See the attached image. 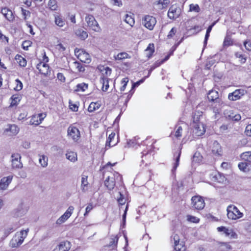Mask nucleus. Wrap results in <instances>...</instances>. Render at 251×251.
Masks as SVG:
<instances>
[{"label": "nucleus", "instance_id": "1", "mask_svg": "<svg viewBox=\"0 0 251 251\" xmlns=\"http://www.w3.org/2000/svg\"><path fill=\"white\" fill-rule=\"evenodd\" d=\"M29 229L22 230L20 232H16L10 242V246L12 248H17L19 247L24 242L26 237Z\"/></svg>", "mask_w": 251, "mask_h": 251}, {"label": "nucleus", "instance_id": "2", "mask_svg": "<svg viewBox=\"0 0 251 251\" xmlns=\"http://www.w3.org/2000/svg\"><path fill=\"white\" fill-rule=\"evenodd\" d=\"M122 180V176L118 172H114L108 176L104 184L109 190H111L114 188L116 182H121Z\"/></svg>", "mask_w": 251, "mask_h": 251}, {"label": "nucleus", "instance_id": "3", "mask_svg": "<svg viewBox=\"0 0 251 251\" xmlns=\"http://www.w3.org/2000/svg\"><path fill=\"white\" fill-rule=\"evenodd\" d=\"M227 216L228 219L236 220L243 217L244 214L240 212L238 208L234 205H230L227 206Z\"/></svg>", "mask_w": 251, "mask_h": 251}, {"label": "nucleus", "instance_id": "4", "mask_svg": "<svg viewBox=\"0 0 251 251\" xmlns=\"http://www.w3.org/2000/svg\"><path fill=\"white\" fill-rule=\"evenodd\" d=\"M85 21L87 24V26L96 32L100 31V27L93 15L90 14L87 15L85 17Z\"/></svg>", "mask_w": 251, "mask_h": 251}, {"label": "nucleus", "instance_id": "5", "mask_svg": "<svg viewBox=\"0 0 251 251\" xmlns=\"http://www.w3.org/2000/svg\"><path fill=\"white\" fill-rule=\"evenodd\" d=\"M75 54L77 58L82 62L89 63L91 61L89 54L83 49H75Z\"/></svg>", "mask_w": 251, "mask_h": 251}, {"label": "nucleus", "instance_id": "6", "mask_svg": "<svg viewBox=\"0 0 251 251\" xmlns=\"http://www.w3.org/2000/svg\"><path fill=\"white\" fill-rule=\"evenodd\" d=\"M67 135L69 139L74 142H77L80 137V131L77 128L73 126H69L67 129Z\"/></svg>", "mask_w": 251, "mask_h": 251}, {"label": "nucleus", "instance_id": "7", "mask_svg": "<svg viewBox=\"0 0 251 251\" xmlns=\"http://www.w3.org/2000/svg\"><path fill=\"white\" fill-rule=\"evenodd\" d=\"M156 23V19L151 16H146L142 20V24L150 30L153 29Z\"/></svg>", "mask_w": 251, "mask_h": 251}, {"label": "nucleus", "instance_id": "8", "mask_svg": "<svg viewBox=\"0 0 251 251\" xmlns=\"http://www.w3.org/2000/svg\"><path fill=\"white\" fill-rule=\"evenodd\" d=\"M191 201L192 206L196 209H202L205 206L204 200L200 196L193 197Z\"/></svg>", "mask_w": 251, "mask_h": 251}, {"label": "nucleus", "instance_id": "9", "mask_svg": "<svg viewBox=\"0 0 251 251\" xmlns=\"http://www.w3.org/2000/svg\"><path fill=\"white\" fill-rule=\"evenodd\" d=\"M47 116L46 113H41L38 114H35L32 116L29 121V125H35L36 126L39 125L43 120Z\"/></svg>", "mask_w": 251, "mask_h": 251}, {"label": "nucleus", "instance_id": "10", "mask_svg": "<svg viewBox=\"0 0 251 251\" xmlns=\"http://www.w3.org/2000/svg\"><path fill=\"white\" fill-rule=\"evenodd\" d=\"M205 132V126L203 122H199L194 124L193 132L197 136L202 135Z\"/></svg>", "mask_w": 251, "mask_h": 251}, {"label": "nucleus", "instance_id": "11", "mask_svg": "<svg viewBox=\"0 0 251 251\" xmlns=\"http://www.w3.org/2000/svg\"><path fill=\"white\" fill-rule=\"evenodd\" d=\"M187 126L185 123L178 124L176 126L174 135L177 139H179L181 136L184 130L187 129Z\"/></svg>", "mask_w": 251, "mask_h": 251}, {"label": "nucleus", "instance_id": "12", "mask_svg": "<svg viewBox=\"0 0 251 251\" xmlns=\"http://www.w3.org/2000/svg\"><path fill=\"white\" fill-rule=\"evenodd\" d=\"M74 207L73 206H70L66 212L59 217L56 221V224L61 225L64 223L68 219H69L73 213Z\"/></svg>", "mask_w": 251, "mask_h": 251}, {"label": "nucleus", "instance_id": "13", "mask_svg": "<svg viewBox=\"0 0 251 251\" xmlns=\"http://www.w3.org/2000/svg\"><path fill=\"white\" fill-rule=\"evenodd\" d=\"M181 153L180 149H177L174 153V160L175 162L173 164L172 169V173L173 175H175L176 171L179 165Z\"/></svg>", "mask_w": 251, "mask_h": 251}, {"label": "nucleus", "instance_id": "14", "mask_svg": "<svg viewBox=\"0 0 251 251\" xmlns=\"http://www.w3.org/2000/svg\"><path fill=\"white\" fill-rule=\"evenodd\" d=\"M1 14L9 22H13L15 17L13 12L7 7H3L1 10Z\"/></svg>", "mask_w": 251, "mask_h": 251}, {"label": "nucleus", "instance_id": "15", "mask_svg": "<svg viewBox=\"0 0 251 251\" xmlns=\"http://www.w3.org/2000/svg\"><path fill=\"white\" fill-rule=\"evenodd\" d=\"M12 157V167L13 168H21L22 167V163L20 161L21 156L19 153L13 154Z\"/></svg>", "mask_w": 251, "mask_h": 251}, {"label": "nucleus", "instance_id": "16", "mask_svg": "<svg viewBox=\"0 0 251 251\" xmlns=\"http://www.w3.org/2000/svg\"><path fill=\"white\" fill-rule=\"evenodd\" d=\"M245 91L243 89H237L233 92L229 93L228 96V99L230 100L235 101L240 99L243 96Z\"/></svg>", "mask_w": 251, "mask_h": 251}, {"label": "nucleus", "instance_id": "17", "mask_svg": "<svg viewBox=\"0 0 251 251\" xmlns=\"http://www.w3.org/2000/svg\"><path fill=\"white\" fill-rule=\"evenodd\" d=\"M180 14V9L176 6H171L168 12V16L170 19H175L178 18Z\"/></svg>", "mask_w": 251, "mask_h": 251}, {"label": "nucleus", "instance_id": "18", "mask_svg": "<svg viewBox=\"0 0 251 251\" xmlns=\"http://www.w3.org/2000/svg\"><path fill=\"white\" fill-rule=\"evenodd\" d=\"M217 230L219 232H223L226 236L233 238L237 237V234L232 229L228 228L225 226H220L217 228Z\"/></svg>", "mask_w": 251, "mask_h": 251}, {"label": "nucleus", "instance_id": "19", "mask_svg": "<svg viewBox=\"0 0 251 251\" xmlns=\"http://www.w3.org/2000/svg\"><path fill=\"white\" fill-rule=\"evenodd\" d=\"M175 250L176 251H185L186 248L183 242L180 243L179 236L176 234L174 236Z\"/></svg>", "mask_w": 251, "mask_h": 251}, {"label": "nucleus", "instance_id": "20", "mask_svg": "<svg viewBox=\"0 0 251 251\" xmlns=\"http://www.w3.org/2000/svg\"><path fill=\"white\" fill-rule=\"evenodd\" d=\"M13 178L12 176L4 177L0 181V191L6 190Z\"/></svg>", "mask_w": 251, "mask_h": 251}, {"label": "nucleus", "instance_id": "21", "mask_svg": "<svg viewBox=\"0 0 251 251\" xmlns=\"http://www.w3.org/2000/svg\"><path fill=\"white\" fill-rule=\"evenodd\" d=\"M37 69L39 70L40 73L46 76L50 72L49 66L44 62H40L37 65Z\"/></svg>", "mask_w": 251, "mask_h": 251}, {"label": "nucleus", "instance_id": "22", "mask_svg": "<svg viewBox=\"0 0 251 251\" xmlns=\"http://www.w3.org/2000/svg\"><path fill=\"white\" fill-rule=\"evenodd\" d=\"M71 248L70 243L68 241L61 242L52 251H68Z\"/></svg>", "mask_w": 251, "mask_h": 251}, {"label": "nucleus", "instance_id": "23", "mask_svg": "<svg viewBox=\"0 0 251 251\" xmlns=\"http://www.w3.org/2000/svg\"><path fill=\"white\" fill-rule=\"evenodd\" d=\"M27 211V207L24 206L23 204H21L14 210V215L15 217H22L25 214Z\"/></svg>", "mask_w": 251, "mask_h": 251}, {"label": "nucleus", "instance_id": "24", "mask_svg": "<svg viewBox=\"0 0 251 251\" xmlns=\"http://www.w3.org/2000/svg\"><path fill=\"white\" fill-rule=\"evenodd\" d=\"M224 113L226 118L232 119V120L235 121H238L241 118V116L240 115L234 114L232 111L226 109L225 110Z\"/></svg>", "mask_w": 251, "mask_h": 251}, {"label": "nucleus", "instance_id": "25", "mask_svg": "<svg viewBox=\"0 0 251 251\" xmlns=\"http://www.w3.org/2000/svg\"><path fill=\"white\" fill-rule=\"evenodd\" d=\"M207 98L209 100L214 101V103H221V101L218 99V93L216 91H210L208 94Z\"/></svg>", "mask_w": 251, "mask_h": 251}, {"label": "nucleus", "instance_id": "26", "mask_svg": "<svg viewBox=\"0 0 251 251\" xmlns=\"http://www.w3.org/2000/svg\"><path fill=\"white\" fill-rule=\"evenodd\" d=\"M54 23L56 25L59 27H63L65 25L66 21L60 14H54Z\"/></svg>", "mask_w": 251, "mask_h": 251}, {"label": "nucleus", "instance_id": "27", "mask_svg": "<svg viewBox=\"0 0 251 251\" xmlns=\"http://www.w3.org/2000/svg\"><path fill=\"white\" fill-rule=\"evenodd\" d=\"M202 119V112L199 110H196L193 115L194 124L198 123L199 122H202L201 121Z\"/></svg>", "mask_w": 251, "mask_h": 251}, {"label": "nucleus", "instance_id": "28", "mask_svg": "<svg viewBox=\"0 0 251 251\" xmlns=\"http://www.w3.org/2000/svg\"><path fill=\"white\" fill-rule=\"evenodd\" d=\"M212 152L215 155H220L221 154L222 148L220 145L217 141H214L213 143Z\"/></svg>", "mask_w": 251, "mask_h": 251}, {"label": "nucleus", "instance_id": "29", "mask_svg": "<svg viewBox=\"0 0 251 251\" xmlns=\"http://www.w3.org/2000/svg\"><path fill=\"white\" fill-rule=\"evenodd\" d=\"M88 176L86 175H82L81 181V189L83 192H85L88 190V182L87 180Z\"/></svg>", "mask_w": 251, "mask_h": 251}, {"label": "nucleus", "instance_id": "30", "mask_svg": "<svg viewBox=\"0 0 251 251\" xmlns=\"http://www.w3.org/2000/svg\"><path fill=\"white\" fill-rule=\"evenodd\" d=\"M66 158L72 162H75L77 160V154L75 152L68 151L66 153Z\"/></svg>", "mask_w": 251, "mask_h": 251}, {"label": "nucleus", "instance_id": "31", "mask_svg": "<svg viewBox=\"0 0 251 251\" xmlns=\"http://www.w3.org/2000/svg\"><path fill=\"white\" fill-rule=\"evenodd\" d=\"M119 237L118 235L112 236L110 238V241L107 247L113 250L117 247V243L118 242Z\"/></svg>", "mask_w": 251, "mask_h": 251}, {"label": "nucleus", "instance_id": "32", "mask_svg": "<svg viewBox=\"0 0 251 251\" xmlns=\"http://www.w3.org/2000/svg\"><path fill=\"white\" fill-rule=\"evenodd\" d=\"M115 136V133L114 132H112L111 134L109 135L108 139L106 142L105 144V149L106 150L108 149L110 147H112L115 146L117 143H112V140L114 138Z\"/></svg>", "mask_w": 251, "mask_h": 251}, {"label": "nucleus", "instance_id": "33", "mask_svg": "<svg viewBox=\"0 0 251 251\" xmlns=\"http://www.w3.org/2000/svg\"><path fill=\"white\" fill-rule=\"evenodd\" d=\"M108 80L107 77L104 76L101 77L100 79V82L102 84V90L103 91H106L109 87Z\"/></svg>", "mask_w": 251, "mask_h": 251}, {"label": "nucleus", "instance_id": "34", "mask_svg": "<svg viewBox=\"0 0 251 251\" xmlns=\"http://www.w3.org/2000/svg\"><path fill=\"white\" fill-rule=\"evenodd\" d=\"M114 58L116 60H122L126 58H130V56L126 52H122L114 55Z\"/></svg>", "mask_w": 251, "mask_h": 251}, {"label": "nucleus", "instance_id": "35", "mask_svg": "<svg viewBox=\"0 0 251 251\" xmlns=\"http://www.w3.org/2000/svg\"><path fill=\"white\" fill-rule=\"evenodd\" d=\"M38 156L41 166L44 168L46 167L48 164V157L45 155H39Z\"/></svg>", "mask_w": 251, "mask_h": 251}, {"label": "nucleus", "instance_id": "36", "mask_svg": "<svg viewBox=\"0 0 251 251\" xmlns=\"http://www.w3.org/2000/svg\"><path fill=\"white\" fill-rule=\"evenodd\" d=\"M15 60L21 67H25L26 65V59L21 55L17 54L15 57Z\"/></svg>", "mask_w": 251, "mask_h": 251}, {"label": "nucleus", "instance_id": "37", "mask_svg": "<svg viewBox=\"0 0 251 251\" xmlns=\"http://www.w3.org/2000/svg\"><path fill=\"white\" fill-rule=\"evenodd\" d=\"M75 34L82 40H85L88 37L87 32L82 29H78L75 31Z\"/></svg>", "mask_w": 251, "mask_h": 251}, {"label": "nucleus", "instance_id": "38", "mask_svg": "<svg viewBox=\"0 0 251 251\" xmlns=\"http://www.w3.org/2000/svg\"><path fill=\"white\" fill-rule=\"evenodd\" d=\"M231 249L230 245L227 243H221L219 247V251H228Z\"/></svg>", "mask_w": 251, "mask_h": 251}, {"label": "nucleus", "instance_id": "39", "mask_svg": "<svg viewBox=\"0 0 251 251\" xmlns=\"http://www.w3.org/2000/svg\"><path fill=\"white\" fill-rule=\"evenodd\" d=\"M100 106V104L99 102H92L88 108V111L90 112H93L98 109Z\"/></svg>", "mask_w": 251, "mask_h": 251}, {"label": "nucleus", "instance_id": "40", "mask_svg": "<svg viewBox=\"0 0 251 251\" xmlns=\"http://www.w3.org/2000/svg\"><path fill=\"white\" fill-rule=\"evenodd\" d=\"M6 131H10L13 135L17 134L19 131L18 126L15 125H11L9 126V127L6 129Z\"/></svg>", "mask_w": 251, "mask_h": 251}, {"label": "nucleus", "instance_id": "41", "mask_svg": "<svg viewBox=\"0 0 251 251\" xmlns=\"http://www.w3.org/2000/svg\"><path fill=\"white\" fill-rule=\"evenodd\" d=\"M155 2L160 9L166 7L169 3V0H157Z\"/></svg>", "mask_w": 251, "mask_h": 251}, {"label": "nucleus", "instance_id": "42", "mask_svg": "<svg viewBox=\"0 0 251 251\" xmlns=\"http://www.w3.org/2000/svg\"><path fill=\"white\" fill-rule=\"evenodd\" d=\"M214 25H215V23H213L211 25L209 26V27L207 28V29L206 30V33L205 35V38H204V43H203L204 47H205L206 46V45H207V40L209 37V34L212 30L213 26Z\"/></svg>", "mask_w": 251, "mask_h": 251}, {"label": "nucleus", "instance_id": "43", "mask_svg": "<svg viewBox=\"0 0 251 251\" xmlns=\"http://www.w3.org/2000/svg\"><path fill=\"white\" fill-rule=\"evenodd\" d=\"M233 42L231 36L229 35H226L223 42V47H227L231 46Z\"/></svg>", "mask_w": 251, "mask_h": 251}, {"label": "nucleus", "instance_id": "44", "mask_svg": "<svg viewBox=\"0 0 251 251\" xmlns=\"http://www.w3.org/2000/svg\"><path fill=\"white\" fill-rule=\"evenodd\" d=\"M154 51V45L153 44H150L147 48L145 50L147 52V55L148 57H150Z\"/></svg>", "mask_w": 251, "mask_h": 251}, {"label": "nucleus", "instance_id": "45", "mask_svg": "<svg viewBox=\"0 0 251 251\" xmlns=\"http://www.w3.org/2000/svg\"><path fill=\"white\" fill-rule=\"evenodd\" d=\"M125 21L131 26H133L135 23L134 18L131 15H129L128 14H126V15Z\"/></svg>", "mask_w": 251, "mask_h": 251}, {"label": "nucleus", "instance_id": "46", "mask_svg": "<svg viewBox=\"0 0 251 251\" xmlns=\"http://www.w3.org/2000/svg\"><path fill=\"white\" fill-rule=\"evenodd\" d=\"M241 157L243 160L251 163V151L243 152L241 154Z\"/></svg>", "mask_w": 251, "mask_h": 251}, {"label": "nucleus", "instance_id": "47", "mask_svg": "<svg viewBox=\"0 0 251 251\" xmlns=\"http://www.w3.org/2000/svg\"><path fill=\"white\" fill-rule=\"evenodd\" d=\"M20 96L18 95H14L11 97V105L14 106L16 105L18 102L20 101Z\"/></svg>", "mask_w": 251, "mask_h": 251}, {"label": "nucleus", "instance_id": "48", "mask_svg": "<svg viewBox=\"0 0 251 251\" xmlns=\"http://www.w3.org/2000/svg\"><path fill=\"white\" fill-rule=\"evenodd\" d=\"M88 88V85L85 83L78 84L76 85V91H85Z\"/></svg>", "mask_w": 251, "mask_h": 251}, {"label": "nucleus", "instance_id": "49", "mask_svg": "<svg viewBox=\"0 0 251 251\" xmlns=\"http://www.w3.org/2000/svg\"><path fill=\"white\" fill-rule=\"evenodd\" d=\"M134 91H132V90H130L129 93H125L124 94L120 99L123 98L125 96H126V99L125 101V104L126 105L128 101L131 99L132 95L133 94Z\"/></svg>", "mask_w": 251, "mask_h": 251}, {"label": "nucleus", "instance_id": "50", "mask_svg": "<svg viewBox=\"0 0 251 251\" xmlns=\"http://www.w3.org/2000/svg\"><path fill=\"white\" fill-rule=\"evenodd\" d=\"M238 167L241 171L246 172L249 170L248 165L246 162H241L238 164Z\"/></svg>", "mask_w": 251, "mask_h": 251}, {"label": "nucleus", "instance_id": "51", "mask_svg": "<svg viewBox=\"0 0 251 251\" xmlns=\"http://www.w3.org/2000/svg\"><path fill=\"white\" fill-rule=\"evenodd\" d=\"M74 67L80 72H83L84 71L85 69L84 67L78 62L75 61L73 62Z\"/></svg>", "mask_w": 251, "mask_h": 251}, {"label": "nucleus", "instance_id": "52", "mask_svg": "<svg viewBox=\"0 0 251 251\" xmlns=\"http://www.w3.org/2000/svg\"><path fill=\"white\" fill-rule=\"evenodd\" d=\"M119 197H118L117 201L120 205H124L126 202V198L120 192L119 193Z\"/></svg>", "mask_w": 251, "mask_h": 251}, {"label": "nucleus", "instance_id": "53", "mask_svg": "<svg viewBox=\"0 0 251 251\" xmlns=\"http://www.w3.org/2000/svg\"><path fill=\"white\" fill-rule=\"evenodd\" d=\"M48 6L51 10H55L57 8V3L55 0H50L48 3Z\"/></svg>", "mask_w": 251, "mask_h": 251}, {"label": "nucleus", "instance_id": "54", "mask_svg": "<svg viewBox=\"0 0 251 251\" xmlns=\"http://www.w3.org/2000/svg\"><path fill=\"white\" fill-rule=\"evenodd\" d=\"M235 56L236 58L240 59L239 61L241 64H244L246 62L247 60L246 57L240 52H236L235 53Z\"/></svg>", "mask_w": 251, "mask_h": 251}, {"label": "nucleus", "instance_id": "55", "mask_svg": "<svg viewBox=\"0 0 251 251\" xmlns=\"http://www.w3.org/2000/svg\"><path fill=\"white\" fill-rule=\"evenodd\" d=\"M128 82V78L127 77L124 78L121 81V84H122V87L120 88V91L121 92L124 91L127 84Z\"/></svg>", "mask_w": 251, "mask_h": 251}, {"label": "nucleus", "instance_id": "56", "mask_svg": "<svg viewBox=\"0 0 251 251\" xmlns=\"http://www.w3.org/2000/svg\"><path fill=\"white\" fill-rule=\"evenodd\" d=\"M15 83L16 86L14 88V90L16 91H20L22 90L23 88V83L19 79H17L15 80Z\"/></svg>", "mask_w": 251, "mask_h": 251}, {"label": "nucleus", "instance_id": "57", "mask_svg": "<svg viewBox=\"0 0 251 251\" xmlns=\"http://www.w3.org/2000/svg\"><path fill=\"white\" fill-rule=\"evenodd\" d=\"M32 44V42L29 40L24 41L22 44V48L25 50H28V47Z\"/></svg>", "mask_w": 251, "mask_h": 251}, {"label": "nucleus", "instance_id": "58", "mask_svg": "<svg viewBox=\"0 0 251 251\" xmlns=\"http://www.w3.org/2000/svg\"><path fill=\"white\" fill-rule=\"evenodd\" d=\"M215 178L217 181L219 183H223L226 180L225 177L223 175L220 174L216 175Z\"/></svg>", "mask_w": 251, "mask_h": 251}, {"label": "nucleus", "instance_id": "59", "mask_svg": "<svg viewBox=\"0 0 251 251\" xmlns=\"http://www.w3.org/2000/svg\"><path fill=\"white\" fill-rule=\"evenodd\" d=\"M220 104L221 103H213V105H212V106H213V112L216 114V113H219V112H220V109L221 108V107H220Z\"/></svg>", "mask_w": 251, "mask_h": 251}, {"label": "nucleus", "instance_id": "60", "mask_svg": "<svg viewBox=\"0 0 251 251\" xmlns=\"http://www.w3.org/2000/svg\"><path fill=\"white\" fill-rule=\"evenodd\" d=\"M69 107L73 111H77L78 110V106L76 104L73 103L71 100H69Z\"/></svg>", "mask_w": 251, "mask_h": 251}, {"label": "nucleus", "instance_id": "61", "mask_svg": "<svg viewBox=\"0 0 251 251\" xmlns=\"http://www.w3.org/2000/svg\"><path fill=\"white\" fill-rule=\"evenodd\" d=\"M21 10L22 15L25 20H26L27 17H29L30 16V12L29 11L24 9L23 8H22Z\"/></svg>", "mask_w": 251, "mask_h": 251}, {"label": "nucleus", "instance_id": "62", "mask_svg": "<svg viewBox=\"0 0 251 251\" xmlns=\"http://www.w3.org/2000/svg\"><path fill=\"white\" fill-rule=\"evenodd\" d=\"M190 10L198 12L200 10V8L198 4H191L190 5Z\"/></svg>", "mask_w": 251, "mask_h": 251}, {"label": "nucleus", "instance_id": "63", "mask_svg": "<svg viewBox=\"0 0 251 251\" xmlns=\"http://www.w3.org/2000/svg\"><path fill=\"white\" fill-rule=\"evenodd\" d=\"M187 220L190 222L196 223H198L199 222V219L196 217L188 215L187 216Z\"/></svg>", "mask_w": 251, "mask_h": 251}, {"label": "nucleus", "instance_id": "64", "mask_svg": "<svg viewBox=\"0 0 251 251\" xmlns=\"http://www.w3.org/2000/svg\"><path fill=\"white\" fill-rule=\"evenodd\" d=\"M55 49L61 52H63L66 48L62 44L59 43L55 46Z\"/></svg>", "mask_w": 251, "mask_h": 251}]
</instances>
